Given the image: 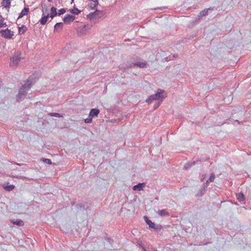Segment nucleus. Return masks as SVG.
<instances>
[{"instance_id":"obj_1","label":"nucleus","mask_w":251,"mask_h":251,"mask_svg":"<svg viewBox=\"0 0 251 251\" xmlns=\"http://www.w3.org/2000/svg\"><path fill=\"white\" fill-rule=\"evenodd\" d=\"M35 81V77L34 75H32L28 78L26 83L22 86L19 91L17 96L18 101L20 100L23 96H25L27 95L26 90H29Z\"/></svg>"},{"instance_id":"obj_2","label":"nucleus","mask_w":251,"mask_h":251,"mask_svg":"<svg viewBox=\"0 0 251 251\" xmlns=\"http://www.w3.org/2000/svg\"><path fill=\"white\" fill-rule=\"evenodd\" d=\"M164 94H165V91L164 90L158 89L156 93L150 96L148 99L146 100V101L149 104L155 100H160L162 101L165 98Z\"/></svg>"},{"instance_id":"obj_3","label":"nucleus","mask_w":251,"mask_h":251,"mask_svg":"<svg viewBox=\"0 0 251 251\" xmlns=\"http://www.w3.org/2000/svg\"><path fill=\"white\" fill-rule=\"evenodd\" d=\"M10 66L12 67H17L19 62L21 61L22 57L21 53L15 52L14 54L10 57Z\"/></svg>"},{"instance_id":"obj_4","label":"nucleus","mask_w":251,"mask_h":251,"mask_svg":"<svg viewBox=\"0 0 251 251\" xmlns=\"http://www.w3.org/2000/svg\"><path fill=\"white\" fill-rule=\"evenodd\" d=\"M100 112L99 109L97 108L92 109L90 111L88 118L85 119V123L86 124H88L92 122V118L95 117H97L98 114L100 113Z\"/></svg>"},{"instance_id":"obj_5","label":"nucleus","mask_w":251,"mask_h":251,"mask_svg":"<svg viewBox=\"0 0 251 251\" xmlns=\"http://www.w3.org/2000/svg\"><path fill=\"white\" fill-rule=\"evenodd\" d=\"M104 15L103 11L99 10L96 9V11L94 12L90 13L88 15V18L92 20L94 18H101Z\"/></svg>"},{"instance_id":"obj_6","label":"nucleus","mask_w":251,"mask_h":251,"mask_svg":"<svg viewBox=\"0 0 251 251\" xmlns=\"http://www.w3.org/2000/svg\"><path fill=\"white\" fill-rule=\"evenodd\" d=\"M0 33L3 37L8 39L12 38V37L14 35V32L11 31L8 28L1 30L0 31Z\"/></svg>"},{"instance_id":"obj_7","label":"nucleus","mask_w":251,"mask_h":251,"mask_svg":"<svg viewBox=\"0 0 251 251\" xmlns=\"http://www.w3.org/2000/svg\"><path fill=\"white\" fill-rule=\"evenodd\" d=\"M90 28L89 25H83V26H80L77 29V33L79 35L85 34L86 31Z\"/></svg>"},{"instance_id":"obj_8","label":"nucleus","mask_w":251,"mask_h":251,"mask_svg":"<svg viewBox=\"0 0 251 251\" xmlns=\"http://www.w3.org/2000/svg\"><path fill=\"white\" fill-rule=\"evenodd\" d=\"M42 12H43L42 17L39 20V22L40 23V24L41 25H45L47 23L49 18L50 17L49 13H48L47 15L44 14V11L43 9H42Z\"/></svg>"},{"instance_id":"obj_9","label":"nucleus","mask_w":251,"mask_h":251,"mask_svg":"<svg viewBox=\"0 0 251 251\" xmlns=\"http://www.w3.org/2000/svg\"><path fill=\"white\" fill-rule=\"evenodd\" d=\"M147 66V63L146 61L144 62H140L136 61L135 63H131V66H137L140 68H146Z\"/></svg>"},{"instance_id":"obj_10","label":"nucleus","mask_w":251,"mask_h":251,"mask_svg":"<svg viewBox=\"0 0 251 251\" xmlns=\"http://www.w3.org/2000/svg\"><path fill=\"white\" fill-rule=\"evenodd\" d=\"M213 8H209L207 9H204L203 11H201L199 15L198 16V19L196 20V22L199 21L203 16H206L208 14V10H212Z\"/></svg>"},{"instance_id":"obj_11","label":"nucleus","mask_w":251,"mask_h":251,"mask_svg":"<svg viewBox=\"0 0 251 251\" xmlns=\"http://www.w3.org/2000/svg\"><path fill=\"white\" fill-rule=\"evenodd\" d=\"M75 16L70 14H67L63 18V21L65 24H68L71 22H73L75 19Z\"/></svg>"},{"instance_id":"obj_12","label":"nucleus","mask_w":251,"mask_h":251,"mask_svg":"<svg viewBox=\"0 0 251 251\" xmlns=\"http://www.w3.org/2000/svg\"><path fill=\"white\" fill-rule=\"evenodd\" d=\"M57 15H58V13L57 12L56 8H55L54 6H52L50 8V17L51 19H53Z\"/></svg>"},{"instance_id":"obj_13","label":"nucleus","mask_w":251,"mask_h":251,"mask_svg":"<svg viewBox=\"0 0 251 251\" xmlns=\"http://www.w3.org/2000/svg\"><path fill=\"white\" fill-rule=\"evenodd\" d=\"M11 0H2L1 1V5L6 9H9L11 6Z\"/></svg>"},{"instance_id":"obj_14","label":"nucleus","mask_w":251,"mask_h":251,"mask_svg":"<svg viewBox=\"0 0 251 251\" xmlns=\"http://www.w3.org/2000/svg\"><path fill=\"white\" fill-rule=\"evenodd\" d=\"M29 11V8L28 7H25L20 13L18 19L22 18L23 16L27 15Z\"/></svg>"},{"instance_id":"obj_15","label":"nucleus","mask_w":251,"mask_h":251,"mask_svg":"<svg viewBox=\"0 0 251 251\" xmlns=\"http://www.w3.org/2000/svg\"><path fill=\"white\" fill-rule=\"evenodd\" d=\"M133 67V66H131V63H127V64H126L125 65L120 66L119 67V69L123 72H125L128 69L132 68Z\"/></svg>"},{"instance_id":"obj_16","label":"nucleus","mask_w":251,"mask_h":251,"mask_svg":"<svg viewBox=\"0 0 251 251\" xmlns=\"http://www.w3.org/2000/svg\"><path fill=\"white\" fill-rule=\"evenodd\" d=\"M3 187L5 190L7 191H10L15 188V186L13 185H9L8 183H7L4 184Z\"/></svg>"},{"instance_id":"obj_17","label":"nucleus","mask_w":251,"mask_h":251,"mask_svg":"<svg viewBox=\"0 0 251 251\" xmlns=\"http://www.w3.org/2000/svg\"><path fill=\"white\" fill-rule=\"evenodd\" d=\"M145 219L146 222L149 225L150 227L155 228V224L153 223H152L150 220L148 219L147 217H145Z\"/></svg>"},{"instance_id":"obj_18","label":"nucleus","mask_w":251,"mask_h":251,"mask_svg":"<svg viewBox=\"0 0 251 251\" xmlns=\"http://www.w3.org/2000/svg\"><path fill=\"white\" fill-rule=\"evenodd\" d=\"M27 27L25 25H23L21 27H19L18 31L19 34H24L25 32L26 31Z\"/></svg>"},{"instance_id":"obj_19","label":"nucleus","mask_w":251,"mask_h":251,"mask_svg":"<svg viewBox=\"0 0 251 251\" xmlns=\"http://www.w3.org/2000/svg\"><path fill=\"white\" fill-rule=\"evenodd\" d=\"M144 186L143 183H139L136 185H135L133 187V190L141 191L143 190V187Z\"/></svg>"},{"instance_id":"obj_20","label":"nucleus","mask_w":251,"mask_h":251,"mask_svg":"<svg viewBox=\"0 0 251 251\" xmlns=\"http://www.w3.org/2000/svg\"><path fill=\"white\" fill-rule=\"evenodd\" d=\"M7 26L6 22H4V19L1 15H0V28L5 27Z\"/></svg>"},{"instance_id":"obj_21","label":"nucleus","mask_w":251,"mask_h":251,"mask_svg":"<svg viewBox=\"0 0 251 251\" xmlns=\"http://www.w3.org/2000/svg\"><path fill=\"white\" fill-rule=\"evenodd\" d=\"M63 24L62 23H57L54 25V31L57 32L58 28L62 29Z\"/></svg>"},{"instance_id":"obj_22","label":"nucleus","mask_w":251,"mask_h":251,"mask_svg":"<svg viewBox=\"0 0 251 251\" xmlns=\"http://www.w3.org/2000/svg\"><path fill=\"white\" fill-rule=\"evenodd\" d=\"M69 11L70 13L75 15H78L81 12V10L76 8H75V9H71Z\"/></svg>"},{"instance_id":"obj_23","label":"nucleus","mask_w":251,"mask_h":251,"mask_svg":"<svg viewBox=\"0 0 251 251\" xmlns=\"http://www.w3.org/2000/svg\"><path fill=\"white\" fill-rule=\"evenodd\" d=\"M232 119L227 120L226 122H225L224 124H228V125H229V124H233V125L237 124V125H239V124H240V122L238 120H235L233 123H231L230 122H232Z\"/></svg>"},{"instance_id":"obj_24","label":"nucleus","mask_w":251,"mask_h":251,"mask_svg":"<svg viewBox=\"0 0 251 251\" xmlns=\"http://www.w3.org/2000/svg\"><path fill=\"white\" fill-rule=\"evenodd\" d=\"M237 198L240 201H242L244 200V195L242 193H239L237 195Z\"/></svg>"},{"instance_id":"obj_25","label":"nucleus","mask_w":251,"mask_h":251,"mask_svg":"<svg viewBox=\"0 0 251 251\" xmlns=\"http://www.w3.org/2000/svg\"><path fill=\"white\" fill-rule=\"evenodd\" d=\"M215 178V176L214 174H211L209 179L207 180V182H213Z\"/></svg>"},{"instance_id":"obj_26","label":"nucleus","mask_w":251,"mask_h":251,"mask_svg":"<svg viewBox=\"0 0 251 251\" xmlns=\"http://www.w3.org/2000/svg\"><path fill=\"white\" fill-rule=\"evenodd\" d=\"M13 224L14 225H16L19 226H22L24 225V222L22 220H18L16 221H14Z\"/></svg>"},{"instance_id":"obj_27","label":"nucleus","mask_w":251,"mask_h":251,"mask_svg":"<svg viewBox=\"0 0 251 251\" xmlns=\"http://www.w3.org/2000/svg\"><path fill=\"white\" fill-rule=\"evenodd\" d=\"M66 9H65V8L60 9L58 11V15L60 16L61 15L64 14L66 12Z\"/></svg>"},{"instance_id":"obj_28","label":"nucleus","mask_w":251,"mask_h":251,"mask_svg":"<svg viewBox=\"0 0 251 251\" xmlns=\"http://www.w3.org/2000/svg\"><path fill=\"white\" fill-rule=\"evenodd\" d=\"M49 115L51 116L56 117H61L62 116L58 113H50Z\"/></svg>"},{"instance_id":"obj_29","label":"nucleus","mask_w":251,"mask_h":251,"mask_svg":"<svg viewBox=\"0 0 251 251\" xmlns=\"http://www.w3.org/2000/svg\"><path fill=\"white\" fill-rule=\"evenodd\" d=\"M89 6L90 8H91L93 9H95L97 7V4H94V3L93 2H90L89 4Z\"/></svg>"},{"instance_id":"obj_30","label":"nucleus","mask_w":251,"mask_h":251,"mask_svg":"<svg viewBox=\"0 0 251 251\" xmlns=\"http://www.w3.org/2000/svg\"><path fill=\"white\" fill-rule=\"evenodd\" d=\"M42 160L45 163H48L49 164H51V163H52L51 160L50 159H49L43 158V159H42Z\"/></svg>"},{"instance_id":"obj_31","label":"nucleus","mask_w":251,"mask_h":251,"mask_svg":"<svg viewBox=\"0 0 251 251\" xmlns=\"http://www.w3.org/2000/svg\"><path fill=\"white\" fill-rule=\"evenodd\" d=\"M159 214L160 215H165L167 214V213L166 212V211L164 210H160L158 212Z\"/></svg>"},{"instance_id":"obj_32","label":"nucleus","mask_w":251,"mask_h":251,"mask_svg":"<svg viewBox=\"0 0 251 251\" xmlns=\"http://www.w3.org/2000/svg\"><path fill=\"white\" fill-rule=\"evenodd\" d=\"M161 104V101H158L156 104H155L154 105V108L156 109Z\"/></svg>"},{"instance_id":"obj_33","label":"nucleus","mask_w":251,"mask_h":251,"mask_svg":"<svg viewBox=\"0 0 251 251\" xmlns=\"http://www.w3.org/2000/svg\"><path fill=\"white\" fill-rule=\"evenodd\" d=\"M166 8H167V7L164 6V7L154 8L153 9H154V10H157V9L162 10V9H166Z\"/></svg>"},{"instance_id":"obj_34","label":"nucleus","mask_w":251,"mask_h":251,"mask_svg":"<svg viewBox=\"0 0 251 251\" xmlns=\"http://www.w3.org/2000/svg\"><path fill=\"white\" fill-rule=\"evenodd\" d=\"M44 14H45V13H49L48 12V9L47 8H46L45 10H44Z\"/></svg>"},{"instance_id":"obj_35","label":"nucleus","mask_w":251,"mask_h":251,"mask_svg":"<svg viewBox=\"0 0 251 251\" xmlns=\"http://www.w3.org/2000/svg\"><path fill=\"white\" fill-rule=\"evenodd\" d=\"M93 1L94 3V4H97V6L98 5V4H99L98 0H96Z\"/></svg>"},{"instance_id":"obj_36","label":"nucleus","mask_w":251,"mask_h":251,"mask_svg":"<svg viewBox=\"0 0 251 251\" xmlns=\"http://www.w3.org/2000/svg\"><path fill=\"white\" fill-rule=\"evenodd\" d=\"M202 177H202V178L201 179V181H203V179L206 177V175H204V176H203Z\"/></svg>"},{"instance_id":"obj_37","label":"nucleus","mask_w":251,"mask_h":251,"mask_svg":"<svg viewBox=\"0 0 251 251\" xmlns=\"http://www.w3.org/2000/svg\"><path fill=\"white\" fill-rule=\"evenodd\" d=\"M177 56H178V55H177V54H174V55H173V56H174V57H177Z\"/></svg>"},{"instance_id":"obj_38","label":"nucleus","mask_w":251,"mask_h":251,"mask_svg":"<svg viewBox=\"0 0 251 251\" xmlns=\"http://www.w3.org/2000/svg\"><path fill=\"white\" fill-rule=\"evenodd\" d=\"M74 0H71V3L74 2Z\"/></svg>"},{"instance_id":"obj_39","label":"nucleus","mask_w":251,"mask_h":251,"mask_svg":"<svg viewBox=\"0 0 251 251\" xmlns=\"http://www.w3.org/2000/svg\"><path fill=\"white\" fill-rule=\"evenodd\" d=\"M49 1L51 2L52 0H48Z\"/></svg>"}]
</instances>
